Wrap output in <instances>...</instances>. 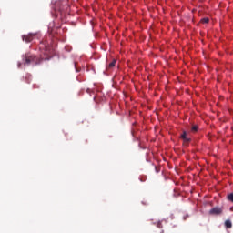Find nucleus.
<instances>
[{
    "instance_id": "9b49d317",
    "label": "nucleus",
    "mask_w": 233,
    "mask_h": 233,
    "mask_svg": "<svg viewBox=\"0 0 233 233\" xmlns=\"http://www.w3.org/2000/svg\"><path fill=\"white\" fill-rule=\"evenodd\" d=\"M184 219H187V217H184Z\"/></svg>"
},
{
    "instance_id": "20e7f679",
    "label": "nucleus",
    "mask_w": 233,
    "mask_h": 233,
    "mask_svg": "<svg viewBox=\"0 0 233 233\" xmlns=\"http://www.w3.org/2000/svg\"><path fill=\"white\" fill-rule=\"evenodd\" d=\"M184 144L187 146L189 144L190 141H192V139L188 137H186L185 138H183Z\"/></svg>"
},
{
    "instance_id": "7ed1b4c3",
    "label": "nucleus",
    "mask_w": 233,
    "mask_h": 233,
    "mask_svg": "<svg viewBox=\"0 0 233 233\" xmlns=\"http://www.w3.org/2000/svg\"><path fill=\"white\" fill-rule=\"evenodd\" d=\"M225 227L226 228H232V222L230 220H226Z\"/></svg>"
},
{
    "instance_id": "0eeeda50",
    "label": "nucleus",
    "mask_w": 233,
    "mask_h": 233,
    "mask_svg": "<svg viewBox=\"0 0 233 233\" xmlns=\"http://www.w3.org/2000/svg\"><path fill=\"white\" fill-rule=\"evenodd\" d=\"M208 21H209V19L206 17V18H202L200 20V23H203L204 25H207V23H208Z\"/></svg>"
},
{
    "instance_id": "6e6552de",
    "label": "nucleus",
    "mask_w": 233,
    "mask_h": 233,
    "mask_svg": "<svg viewBox=\"0 0 233 233\" xmlns=\"http://www.w3.org/2000/svg\"><path fill=\"white\" fill-rule=\"evenodd\" d=\"M187 137V131H184L181 135V139H185Z\"/></svg>"
},
{
    "instance_id": "f03ea898",
    "label": "nucleus",
    "mask_w": 233,
    "mask_h": 233,
    "mask_svg": "<svg viewBox=\"0 0 233 233\" xmlns=\"http://www.w3.org/2000/svg\"><path fill=\"white\" fill-rule=\"evenodd\" d=\"M43 61V59H41L40 56H31V63H34V65H39V63H41Z\"/></svg>"
},
{
    "instance_id": "9d476101",
    "label": "nucleus",
    "mask_w": 233,
    "mask_h": 233,
    "mask_svg": "<svg viewBox=\"0 0 233 233\" xmlns=\"http://www.w3.org/2000/svg\"><path fill=\"white\" fill-rule=\"evenodd\" d=\"M30 37H31V39H32V34L30 35Z\"/></svg>"
},
{
    "instance_id": "1a4fd4ad",
    "label": "nucleus",
    "mask_w": 233,
    "mask_h": 233,
    "mask_svg": "<svg viewBox=\"0 0 233 233\" xmlns=\"http://www.w3.org/2000/svg\"><path fill=\"white\" fill-rule=\"evenodd\" d=\"M157 227H158V228H161V222L157 223Z\"/></svg>"
},
{
    "instance_id": "39448f33",
    "label": "nucleus",
    "mask_w": 233,
    "mask_h": 233,
    "mask_svg": "<svg viewBox=\"0 0 233 233\" xmlns=\"http://www.w3.org/2000/svg\"><path fill=\"white\" fill-rule=\"evenodd\" d=\"M116 60H112V62L107 66V68H114L116 66Z\"/></svg>"
},
{
    "instance_id": "f257e3e1",
    "label": "nucleus",
    "mask_w": 233,
    "mask_h": 233,
    "mask_svg": "<svg viewBox=\"0 0 233 233\" xmlns=\"http://www.w3.org/2000/svg\"><path fill=\"white\" fill-rule=\"evenodd\" d=\"M210 216H221L223 214V208L215 207L209 210Z\"/></svg>"
},
{
    "instance_id": "423d86ee",
    "label": "nucleus",
    "mask_w": 233,
    "mask_h": 233,
    "mask_svg": "<svg viewBox=\"0 0 233 233\" xmlns=\"http://www.w3.org/2000/svg\"><path fill=\"white\" fill-rule=\"evenodd\" d=\"M198 129H199V127L196 125L192 126V127H191L192 132H198Z\"/></svg>"
}]
</instances>
